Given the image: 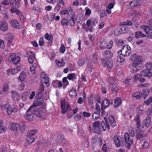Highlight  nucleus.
Listing matches in <instances>:
<instances>
[{"label":"nucleus","instance_id":"4468645a","mask_svg":"<svg viewBox=\"0 0 152 152\" xmlns=\"http://www.w3.org/2000/svg\"><path fill=\"white\" fill-rule=\"evenodd\" d=\"M0 29L3 31H5L8 29V24L6 21L0 22Z\"/></svg>","mask_w":152,"mask_h":152},{"label":"nucleus","instance_id":"a211bd4d","mask_svg":"<svg viewBox=\"0 0 152 152\" xmlns=\"http://www.w3.org/2000/svg\"><path fill=\"white\" fill-rule=\"evenodd\" d=\"M26 114L25 116V118L26 119L29 121H34L35 120V118L33 115L34 114L32 113L31 112H27L26 111Z\"/></svg>","mask_w":152,"mask_h":152},{"label":"nucleus","instance_id":"393cba45","mask_svg":"<svg viewBox=\"0 0 152 152\" xmlns=\"http://www.w3.org/2000/svg\"><path fill=\"white\" fill-rule=\"evenodd\" d=\"M52 84L54 87H57L58 86L61 87L63 86L62 82L61 81L57 80H54L52 83Z\"/></svg>","mask_w":152,"mask_h":152},{"label":"nucleus","instance_id":"13d9d810","mask_svg":"<svg viewBox=\"0 0 152 152\" xmlns=\"http://www.w3.org/2000/svg\"><path fill=\"white\" fill-rule=\"evenodd\" d=\"M152 102V96L150 97L147 101H144V102L147 105H149Z\"/></svg>","mask_w":152,"mask_h":152},{"label":"nucleus","instance_id":"1a4fd4ad","mask_svg":"<svg viewBox=\"0 0 152 152\" xmlns=\"http://www.w3.org/2000/svg\"><path fill=\"white\" fill-rule=\"evenodd\" d=\"M125 137V142L126 143V147L128 149L130 148V146L133 143V140L132 139H130V137L129 134L125 133L124 135Z\"/></svg>","mask_w":152,"mask_h":152},{"label":"nucleus","instance_id":"72a5a7b5","mask_svg":"<svg viewBox=\"0 0 152 152\" xmlns=\"http://www.w3.org/2000/svg\"><path fill=\"white\" fill-rule=\"evenodd\" d=\"M100 49H102V50L107 48V43L105 41H103L101 42L100 44Z\"/></svg>","mask_w":152,"mask_h":152},{"label":"nucleus","instance_id":"6ab92c4d","mask_svg":"<svg viewBox=\"0 0 152 152\" xmlns=\"http://www.w3.org/2000/svg\"><path fill=\"white\" fill-rule=\"evenodd\" d=\"M110 104V102L108 99L105 98L102 102L101 107L102 108H106L108 107Z\"/></svg>","mask_w":152,"mask_h":152},{"label":"nucleus","instance_id":"79ce46f5","mask_svg":"<svg viewBox=\"0 0 152 152\" xmlns=\"http://www.w3.org/2000/svg\"><path fill=\"white\" fill-rule=\"evenodd\" d=\"M133 24L132 22L130 20H127L126 21L123 22V24L121 25H125L126 26H131Z\"/></svg>","mask_w":152,"mask_h":152},{"label":"nucleus","instance_id":"f03ea898","mask_svg":"<svg viewBox=\"0 0 152 152\" xmlns=\"http://www.w3.org/2000/svg\"><path fill=\"white\" fill-rule=\"evenodd\" d=\"M130 59L132 61V66L133 67L131 72L134 73L141 69L143 58L142 57L139 56L136 53H134L131 55Z\"/></svg>","mask_w":152,"mask_h":152},{"label":"nucleus","instance_id":"c756f323","mask_svg":"<svg viewBox=\"0 0 152 152\" xmlns=\"http://www.w3.org/2000/svg\"><path fill=\"white\" fill-rule=\"evenodd\" d=\"M151 119L148 116L146 117V119L144 120V122L145 124V126L146 127H148L150 125Z\"/></svg>","mask_w":152,"mask_h":152},{"label":"nucleus","instance_id":"7c9ffc66","mask_svg":"<svg viewBox=\"0 0 152 152\" xmlns=\"http://www.w3.org/2000/svg\"><path fill=\"white\" fill-rule=\"evenodd\" d=\"M26 77V76L25 72H22L18 77V79L21 81H23L25 80Z\"/></svg>","mask_w":152,"mask_h":152},{"label":"nucleus","instance_id":"bb28decb","mask_svg":"<svg viewBox=\"0 0 152 152\" xmlns=\"http://www.w3.org/2000/svg\"><path fill=\"white\" fill-rule=\"evenodd\" d=\"M110 88L113 92H117L118 91L117 87L114 84L110 83L108 85Z\"/></svg>","mask_w":152,"mask_h":152},{"label":"nucleus","instance_id":"7ed1b4c3","mask_svg":"<svg viewBox=\"0 0 152 152\" xmlns=\"http://www.w3.org/2000/svg\"><path fill=\"white\" fill-rule=\"evenodd\" d=\"M142 76L151 78L152 77V72L148 69L143 70L140 72V74H137L134 75V80H137L139 79L140 82L143 83L145 80V79Z\"/></svg>","mask_w":152,"mask_h":152},{"label":"nucleus","instance_id":"e433bc0d","mask_svg":"<svg viewBox=\"0 0 152 152\" xmlns=\"http://www.w3.org/2000/svg\"><path fill=\"white\" fill-rule=\"evenodd\" d=\"M121 29V32L123 33H125L128 32L129 31L128 27L125 25H122Z\"/></svg>","mask_w":152,"mask_h":152},{"label":"nucleus","instance_id":"2eb2a0df","mask_svg":"<svg viewBox=\"0 0 152 152\" xmlns=\"http://www.w3.org/2000/svg\"><path fill=\"white\" fill-rule=\"evenodd\" d=\"M9 22L11 24L12 26L17 29L20 28V25L16 20L12 19L9 21Z\"/></svg>","mask_w":152,"mask_h":152},{"label":"nucleus","instance_id":"39448f33","mask_svg":"<svg viewBox=\"0 0 152 152\" xmlns=\"http://www.w3.org/2000/svg\"><path fill=\"white\" fill-rule=\"evenodd\" d=\"M114 143L117 147L122 146L124 145V139L123 137L115 136L113 138Z\"/></svg>","mask_w":152,"mask_h":152},{"label":"nucleus","instance_id":"680f3d73","mask_svg":"<svg viewBox=\"0 0 152 152\" xmlns=\"http://www.w3.org/2000/svg\"><path fill=\"white\" fill-rule=\"evenodd\" d=\"M44 43L43 40V37L40 38L39 41V45L40 46H42Z\"/></svg>","mask_w":152,"mask_h":152},{"label":"nucleus","instance_id":"4d7b16f0","mask_svg":"<svg viewBox=\"0 0 152 152\" xmlns=\"http://www.w3.org/2000/svg\"><path fill=\"white\" fill-rule=\"evenodd\" d=\"M98 20L97 19L94 18L92 20H91V22H92V26H94L97 23Z\"/></svg>","mask_w":152,"mask_h":152},{"label":"nucleus","instance_id":"69168bd1","mask_svg":"<svg viewBox=\"0 0 152 152\" xmlns=\"http://www.w3.org/2000/svg\"><path fill=\"white\" fill-rule=\"evenodd\" d=\"M69 94L70 96L72 97L75 96L76 95L75 91L72 90L69 92Z\"/></svg>","mask_w":152,"mask_h":152},{"label":"nucleus","instance_id":"ea45409f","mask_svg":"<svg viewBox=\"0 0 152 152\" xmlns=\"http://www.w3.org/2000/svg\"><path fill=\"white\" fill-rule=\"evenodd\" d=\"M37 65L35 62L34 64L30 68V70L32 74H34L35 72V68L37 67Z\"/></svg>","mask_w":152,"mask_h":152},{"label":"nucleus","instance_id":"49530a36","mask_svg":"<svg viewBox=\"0 0 152 152\" xmlns=\"http://www.w3.org/2000/svg\"><path fill=\"white\" fill-rule=\"evenodd\" d=\"M57 140L59 143L62 142L64 140V136L62 135H59L57 137Z\"/></svg>","mask_w":152,"mask_h":152},{"label":"nucleus","instance_id":"603ef678","mask_svg":"<svg viewBox=\"0 0 152 152\" xmlns=\"http://www.w3.org/2000/svg\"><path fill=\"white\" fill-rule=\"evenodd\" d=\"M113 42L112 41H110L108 44L107 43V48L108 49H110L112 48L113 46Z\"/></svg>","mask_w":152,"mask_h":152},{"label":"nucleus","instance_id":"e2e57ef3","mask_svg":"<svg viewBox=\"0 0 152 152\" xmlns=\"http://www.w3.org/2000/svg\"><path fill=\"white\" fill-rule=\"evenodd\" d=\"M8 84L7 83H5L3 86V90L6 92L8 90Z\"/></svg>","mask_w":152,"mask_h":152},{"label":"nucleus","instance_id":"9d476101","mask_svg":"<svg viewBox=\"0 0 152 152\" xmlns=\"http://www.w3.org/2000/svg\"><path fill=\"white\" fill-rule=\"evenodd\" d=\"M100 122L96 121L93 124L92 131L96 134H99L101 133L102 129L100 126Z\"/></svg>","mask_w":152,"mask_h":152},{"label":"nucleus","instance_id":"6e6d98bb","mask_svg":"<svg viewBox=\"0 0 152 152\" xmlns=\"http://www.w3.org/2000/svg\"><path fill=\"white\" fill-rule=\"evenodd\" d=\"M12 108L11 106H10L7 110V113L9 115H11L12 113Z\"/></svg>","mask_w":152,"mask_h":152},{"label":"nucleus","instance_id":"412c9836","mask_svg":"<svg viewBox=\"0 0 152 152\" xmlns=\"http://www.w3.org/2000/svg\"><path fill=\"white\" fill-rule=\"evenodd\" d=\"M31 54H30L28 58V61L29 63L32 64L34 63V62H35L36 60L35 55L32 52H31Z\"/></svg>","mask_w":152,"mask_h":152},{"label":"nucleus","instance_id":"0eeeda50","mask_svg":"<svg viewBox=\"0 0 152 152\" xmlns=\"http://www.w3.org/2000/svg\"><path fill=\"white\" fill-rule=\"evenodd\" d=\"M8 59L14 64H17L19 62L20 58V57L17 56L15 53H12L10 55L8 58Z\"/></svg>","mask_w":152,"mask_h":152},{"label":"nucleus","instance_id":"09e8293b","mask_svg":"<svg viewBox=\"0 0 152 152\" xmlns=\"http://www.w3.org/2000/svg\"><path fill=\"white\" fill-rule=\"evenodd\" d=\"M69 23L70 24L71 26H73L75 24V21L74 18L72 17H71L69 21Z\"/></svg>","mask_w":152,"mask_h":152},{"label":"nucleus","instance_id":"aec40b11","mask_svg":"<svg viewBox=\"0 0 152 152\" xmlns=\"http://www.w3.org/2000/svg\"><path fill=\"white\" fill-rule=\"evenodd\" d=\"M10 128L12 130L18 131L19 130L20 125L18 123H13L10 124Z\"/></svg>","mask_w":152,"mask_h":152},{"label":"nucleus","instance_id":"423d86ee","mask_svg":"<svg viewBox=\"0 0 152 152\" xmlns=\"http://www.w3.org/2000/svg\"><path fill=\"white\" fill-rule=\"evenodd\" d=\"M61 113L65 114L68 111L71 110L70 106L67 104H66L65 100H61Z\"/></svg>","mask_w":152,"mask_h":152},{"label":"nucleus","instance_id":"dca6fc26","mask_svg":"<svg viewBox=\"0 0 152 152\" xmlns=\"http://www.w3.org/2000/svg\"><path fill=\"white\" fill-rule=\"evenodd\" d=\"M44 88V85L42 83L40 86L39 88L38 89L37 92L36 96L39 98L41 97L42 96V94L43 92Z\"/></svg>","mask_w":152,"mask_h":152},{"label":"nucleus","instance_id":"5fc2aeb1","mask_svg":"<svg viewBox=\"0 0 152 152\" xmlns=\"http://www.w3.org/2000/svg\"><path fill=\"white\" fill-rule=\"evenodd\" d=\"M28 95L26 92H24L22 95V100L24 101H25L27 98Z\"/></svg>","mask_w":152,"mask_h":152},{"label":"nucleus","instance_id":"b1692460","mask_svg":"<svg viewBox=\"0 0 152 152\" xmlns=\"http://www.w3.org/2000/svg\"><path fill=\"white\" fill-rule=\"evenodd\" d=\"M12 97L15 101H18L20 99V95L16 91H12Z\"/></svg>","mask_w":152,"mask_h":152},{"label":"nucleus","instance_id":"9b49d317","mask_svg":"<svg viewBox=\"0 0 152 152\" xmlns=\"http://www.w3.org/2000/svg\"><path fill=\"white\" fill-rule=\"evenodd\" d=\"M141 28L144 30L147 37L149 39H152V29L148 26L145 25L141 26Z\"/></svg>","mask_w":152,"mask_h":152},{"label":"nucleus","instance_id":"c03bdc74","mask_svg":"<svg viewBox=\"0 0 152 152\" xmlns=\"http://www.w3.org/2000/svg\"><path fill=\"white\" fill-rule=\"evenodd\" d=\"M62 61H63V59H62L61 61H59L57 60H56V62L57 64L59 67H61L64 65L65 63Z\"/></svg>","mask_w":152,"mask_h":152},{"label":"nucleus","instance_id":"2f4dec72","mask_svg":"<svg viewBox=\"0 0 152 152\" xmlns=\"http://www.w3.org/2000/svg\"><path fill=\"white\" fill-rule=\"evenodd\" d=\"M135 36L136 38H138L140 37H146V35L143 34L142 32L140 31H137L135 33Z\"/></svg>","mask_w":152,"mask_h":152},{"label":"nucleus","instance_id":"6e6552de","mask_svg":"<svg viewBox=\"0 0 152 152\" xmlns=\"http://www.w3.org/2000/svg\"><path fill=\"white\" fill-rule=\"evenodd\" d=\"M131 48L127 45H124L121 50V55L124 56H127L131 53Z\"/></svg>","mask_w":152,"mask_h":152},{"label":"nucleus","instance_id":"ddd939ff","mask_svg":"<svg viewBox=\"0 0 152 152\" xmlns=\"http://www.w3.org/2000/svg\"><path fill=\"white\" fill-rule=\"evenodd\" d=\"M104 119L105 121L104 122V121H102L101 122V125L102 126L103 130L105 131L107 129L109 130L110 129V124L107 121V119L104 117Z\"/></svg>","mask_w":152,"mask_h":152},{"label":"nucleus","instance_id":"de8ad7c7","mask_svg":"<svg viewBox=\"0 0 152 152\" xmlns=\"http://www.w3.org/2000/svg\"><path fill=\"white\" fill-rule=\"evenodd\" d=\"M132 80L131 78H127L125 80V85L127 86H129L131 85L132 83L131 80Z\"/></svg>","mask_w":152,"mask_h":152},{"label":"nucleus","instance_id":"a18cd8bd","mask_svg":"<svg viewBox=\"0 0 152 152\" xmlns=\"http://www.w3.org/2000/svg\"><path fill=\"white\" fill-rule=\"evenodd\" d=\"M129 131L131 137H133L135 136V132L134 128H130Z\"/></svg>","mask_w":152,"mask_h":152},{"label":"nucleus","instance_id":"20e7f679","mask_svg":"<svg viewBox=\"0 0 152 152\" xmlns=\"http://www.w3.org/2000/svg\"><path fill=\"white\" fill-rule=\"evenodd\" d=\"M37 130L33 129L29 131L27 134L28 138L26 139L27 142L25 143L26 145H29L32 143L35 140V138L32 137L37 132Z\"/></svg>","mask_w":152,"mask_h":152},{"label":"nucleus","instance_id":"338daca9","mask_svg":"<svg viewBox=\"0 0 152 152\" xmlns=\"http://www.w3.org/2000/svg\"><path fill=\"white\" fill-rule=\"evenodd\" d=\"M85 61L84 60L81 59L78 61V64L80 66H83L84 64Z\"/></svg>","mask_w":152,"mask_h":152},{"label":"nucleus","instance_id":"4c0bfd02","mask_svg":"<svg viewBox=\"0 0 152 152\" xmlns=\"http://www.w3.org/2000/svg\"><path fill=\"white\" fill-rule=\"evenodd\" d=\"M14 38V37L13 34L9 32L7 35L6 38L7 40H12Z\"/></svg>","mask_w":152,"mask_h":152},{"label":"nucleus","instance_id":"bf43d9fd","mask_svg":"<svg viewBox=\"0 0 152 152\" xmlns=\"http://www.w3.org/2000/svg\"><path fill=\"white\" fill-rule=\"evenodd\" d=\"M10 0H4L1 4L4 5H7L10 4Z\"/></svg>","mask_w":152,"mask_h":152},{"label":"nucleus","instance_id":"3c124183","mask_svg":"<svg viewBox=\"0 0 152 152\" xmlns=\"http://www.w3.org/2000/svg\"><path fill=\"white\" fill-rule=\"evenodd\" d=\"M92 59L94 63L96 64L98 60L97 56L96 54H93V58Z\"/></svg>","mask_w":152,"mask_h":152},{"label":"nucleus","instance_id":"473e14b6","mask_svg":"<svg viewBox=\"0 0 152 152\" xmlns=\"http://www.w3.org/2000/svg\"><path fill=\"white\" fill-rule=\"evenodd\" d=\"M142 92H139L133 94V96L135 97L137 99H140L142 97Z\"/></svg>","mask_w":152,"mask_h":152},{"label":"nucleus","instance_id":"cd10ccee","mask_svg":"<svg viewBox=\"0 0 152 152\" xmlns=\"http://www.w3.org/2000/svg\"><path fill=\"white\" fill-rule=\"evenodd\" d=\"M41 78L42 79V80L44 83H45L47 86L49 84V80L47 75L44 74L42 76Z\"/></svg>","mask_w":152,"mask_h":152},{"label":"nucleus","instance_id":"052dcab7","mask_svg":"<svg viewBox=\"0 0 152 152\" xmlns=\"http://www.w3.org/2000/svg\"><path fill=\"white\" fill-rule=\"evenodd\" d=\"M5 48L4 41L3 40H0V48L4 49Z\"/></svg>","mask_w":152,"mask_h":152},{"label":"nucleus","instance_id":"f8f14e48","mask_svg":"<svg viewBox=\"0 0 152 152\" xmlns=\"http://www.w3.org/2000/svg\"><path fill=\"white\" fill-rule=\"evenodd\" d=\"M102 63L104 66H107L108 69H111L113 67V63L111 59L106 60L105 59H103L102 61Z\"/></svg>","mask_w":152,"mask_h":152},{"label":"nucleus","instance_id":"864d4df0","mask_svg":"<svg viewBox=\"0 0 152 152\" xmlns=\"http://www.w3.org/2000/svg\"><path fill=\"white\" fill-rule=\"evenodd\" d=\"M75 75L74 73H71L68 75L67 77L69 80L73 79L75 76Z\"/></svg>","mask_w":152,"mask_h":152},{"label":"nucleus","instance_id":"a878e982","mask_svg":"<svg viewBox=\"0 0 152 152\" xmlns=\"http://www.w3.org/2000/svg\"><path fill=\"white\" fill-rule=\"evenodd\" d=\"M144 133V131L142 130L139 131L138 132L137 131L136 135V138L138 140L142 138L143 137Z\"/></svg>","mask_w":152,"mask_h":152},{"label":"nucleus","instance_id":"5701e85b","mask_svg":"<svg viewBox=\"0 0 152 152\" xmlns=\"http://www.w3.org/2000/svg\"><path fill=\"white\" fill-rule=\"evenodd\" d=\"M10 4L13 8H18L19 7V3H18L15 0H10Z\"/></svg>","mask_w":152,"mask_h":152},{"label":"nucleus","instance_id":"f257e3e1","mask_svg":"<svg viewBox=\"0 0 152 152\" xmlns=\"http://www.w3.org/2000/svg\"><path fill=\"white\" fill-rule=\"evenodd\" d=\"M44 100L42 98L36 99L34 101L33 104L27 110V112H31L34 115L38 118H41L44 114L43 111L38 110L37 108L34 107L40 106L43 104Z\"/></svg>","mask_w":152,"mask_h":152},{"label":"nucleus","instance_id":"f704fd0d","mask_svg":"<svg viewBox=\"0 0 152 152\" xmlns=\"http://www.w3.org/2000/svg\"><path fill=\"white\" fill-rule=\"evenodd\" d=\"M142 96L144 99H145L146 96L148 95L149 94V91L148 89H145L143 90L142 92Z\"/></svg>","mask_w":152,"mask_h":152},{"label":"nucleus","instance_id":"c9c22d12","mask_svg":"<svg viewBox=\"0 0 152 152\" xmlns=\"http://www.w3.org/2000/svg\"><path fill=\"white\" fill-rule=\"evenodd\" d=\"M100 117L99 113L95 112L93 115V118L94 121H96Z\"/></svg>","mask_w":152,"mask_h":152},{"label":"nucleus","instance_id":"37998d69","mask_svg":"<svg viewBox=\"0 0 152 152\" xmlns=\"http://www.w3.org/2000/svg\"><path fill=\"white\" fill-rule=\"evenodd\" d=\"M61 24L63 26H67L69 23V20L67 19L64 18L62 19L61 22Z\"/></svg>","mask_w":152,"mask_h":152},{"label":"nucleus","instance_id":"a19ab883","mask_svg":"<svg viewBox=\"0 0 152 152\" xmlns=\"http://www.w3.org/2000/svg\"><path fill=\"white\" fill-rule=\"evenodd\" d=\"M57 5L60 7H63L64 5V3L62 0H58Z\"/></svg>","mask_w":152,"mask_h":152},{"label":"nucleus","instance_id":"4be33fe9","mask_svg":"<svg viewBox=\"0 0 152 152\" xmlns=\"http://www.w3.org/2000/svg\"><path fill=\"white\" fill-rule=\"evenodd\" d=\"M108 121L110 124V125L113 127H114L116 125V122L115 120L114 117L112 115L109 117Z\"/></svg>","mask_w":152,"mask_h":152},{"label":"nucleus","instance_id":"774afa93","mask_svg":"<svg viewBox=\"0 0 152 152\" xmlns=\"http://www.w3.org/2000/svg\"><path fill=\"white\" fill-rule=\"evenodd\" d=\"M136 1V0H134L132 1L130 4V6L132 7H134V6H137V4H135V2Z\"/></svg>","mask_w":152,"mask_h":152},{"label":"nucleus","instance_id":"8fccbe9b","mask_svg":"<svg viewBox=\"0 0 152 152\" xmlns=\"http://www.w3.org/2000/svg\"><path fill=\"white\" fill-rule=\"evenodd\" d=\"M26 125L24 123H22L20 125L19 130H20L21 131H25L26 129Z\"/></svg>","mask_w":152,"mask_h":152},{"label":"nucleus","instance_id":"0e129e2a","mask_svg":"<svg viewBox=\"0 0 152 152\" xmlns=\"http://www.w3.org/2000/svg\"><path fill=\"white\" fill-rule=\"evenodd\" d=\"M65 50V48L64 45H62L60 48V52L62 53H64Z\"/></svg>","mask_w":152,"mask_h":152},{"label":"nucleus","instance_id":"f3484780","mask_svg":"<svg viewBox=\"0 0 152 152\" xmlns=\"http://www.w3.org/2000/svg\"><path fill=\"white\" fill-rule=\"evenodd\" d=\"M113 56V53L112 52H111L110 51L108 50H106L104 52V59L106 60L111 59L110 58Z\"/></svg>","mask_w":152,"mask_h":152},{"label":"nucleus","instance_id":"58836bf2","mask_svg":"<svg viewBox=\"0 0 152 152\" xmlns=\"http://www.w3.org/2000/svg\"><path fill=\"white\" fill-rule=\"evenodd\" d=\"M145 66L147 69L150 71V69H152V62H149L146 63L145 64Z\"/></svg>","mask_w":152,"mask_h":152},{"label":"nucleus","instance_id":"c85d7f7f","mask_svg":"<svg viewBox=\"0 0 152 152\" xmlns=\"http://www.w3.org/2000/svg\"><path fill=\"white\" fill-rule=\"evenodd\" d=\"M121 98L118 97L115 99V100L114 106L116 108L119 107L121 104Z\"/></svg>","mask_w":152,"mask_h":152}]
</instances>
